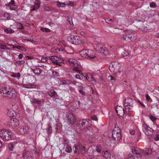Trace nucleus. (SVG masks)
Here are the masks:
<instances>
[{
	"label": "nucleus",
	"instance_id": "28",
	"mask_svg": "<svg viewBox=\"0 0 159 159\" xmlns=\"http://www.w3.org/2000/svg\"><path fill=\"white\" fill-rule=\"evenodd\" d=\"M2 17H3V19L5 20L8 19L10 18L9 14L5 12L2 13Z\"/></svg>",
	"mask_w": 159,
	"mask_h": 159
},
{
	"label": "nucleus",
	"instance_id": "59",
	"mask_svg": "<svg viewBox=\"0 0 159 159\" xmlns=\"http://www.w3.org/2000/svg\"><path fill=\"white\" fill-rule=\"evenodd\" d=\"M48 133L50 134L52 133V127L51 126H50L48 129Z\"/></svg>",
	"mask_w": 159,
	"mask_h": 159
},
{
	"label": "nucleus",
	"instance_id": "18",
	"mask_svg": "<svg viewBox=\"0 0 159 159\" xmlns=\"http://www.w3.org/2000/svg\"><path fill=\"white\" fill-rule=\"evenodd\" d=\"M16 96V93L13 89H11L10 91H9L6 97H7L13 99Z\"/></svg>",
	"mask_w": 159,
	"mask_h": 159
},
{
	"label": "nucleus",
	"instance_id": "22",
	"mask_svg": "<svg viewBox=\"0 0 159 159\" xmlns=\"http://www.w3.org/2000/svg\"><path fill=\"white\" fill-rule=\"evenodd\" d=\"M31 101L32 103L39 105H41L43 104L44 102V100L43 99L39 100L38 99L35 98L32 99Z\"/></svg>",
	"mask_w": 159,
	"mask_h": 159
},
{
	"label": "nucleus",
	"instance_id": "17",
	"mask_svg": "<svg viewBox=\"0 0 159 159\" xmlns=\"http://www.w3.org/2000/svg\"><path fill=\"white\" fill-rule=\"evenodd\" d=\"M11 89L5 87H2L0 89V93L4 97H6Z\"/></svg>",
	"mask_w": 159,
	"mask_h": 159
},
{
	"label": "nucleus",
	"instance_id": "12",
	"mask_svg": "<svg viewBox=\"0 0 159 159\" xmlns=\"http://www.w3.org/2000/svg\"><path fill=\"white\" fill-rule=\"evenodd\" d=\"M73 66V71L78 73H80L82 70V68L78 61L76 62Z\"/></svg>",
	"mask_w": 159,
	"mask_h": 159
},
{
	"label": "nucleus",
	"instance_id": "16",
	"mask_svg": "<svg viewBox=\"0 0 159 159\" xmlns=\"http://www.w3.org/2000/svg\"><path fill=\"white\" fill-rule=\"evenodd\" d=\"M20 132L21 134H27L30 133V129L27 126L25 125L20 128Z\"/></svg>",
	"mask_w": 159,
	"mask_h": 159
},
{
	"label": "nucleus",
	"instance_id": "54",
	"mask_svg": "<svg viewBox=\"0 0 159 159\" xmlns=\"http://www.w3.org/2000/svg\"><path fill=\"white\" fill-rule=\"evenodd\" d=\"M151 151L150 149H147V150L145 151V153L146 155H148L150 154L151 153Z\"/></svg>",
	"mask_w": 159,
	"mask_h": 159
},
{
	"label": "nucleus",
	"instance_id": "25",
	"mask_svg": "<svg viewBox=\"0 0 159 159\" xmlns=\"http://www.w3.org/2000/svg\"><path fill=\"white\" fill-rule=\"evenodd\" d=\"M34 73L38 75H39L42 70L40 68H36L32 70Z\"/></svg>",
	"mask_w": 159,
	"mask_h": 159
},
{
	"label": "nucleus",
	"instance_id": "53",
	"mask_svg": "<svg viewBox=\"0 0 159 159\" xmlns=\"http://www.w3.org/2000/svg\"><path fill=\"white\" fill-rule=\"evenodd\" d=\"M106 23L108 24H111L112 22V20L111 19L107 18L105 19Z\"/></svg>",
	"mask_w": 159,
	"mask_h": 159
},
{
	"label": "nucleus",
	"instance_id": "3",
	"mask_svg": "<svg viewBox=\"0 0 159 159\" xmlns=\"http://www.w3.org/2000/svg\"><path fill=\"white\" fill-rule=\"evenodd\" d=\"M73 149L74 153L77 154H79L80 153L83 155L86 152L84 146H82L81 143L75 145L73 148Z\"/></svg>",
	"mask_w": 159,
	"mask_h": 159
},
{
	"label": "nucleus",
	"instance_id": "60",
	"mask_svg": "<svg viewBox=\"0 0 159 159\" xmlns=\"http://www.w3.org/2000/svg\"><path fill=\"white\" fill-rule=\"evenodd\" d=\"M137 102L138 103H139L142 107H145V105L143 104V102H140V101L138 100L137 101Z\"/></svg>",
	"mask_w": 159,
	"mask_h": 159
},
{
	"label": "nucleus",
	"instance_id": "7",
	"mask_svg": "<svg viewBox=\"0 0 159 159\" xmlns=\"http://www.w3.org/2000/svg\"><path fill=\"white\" fill-rule=\"evenodd\" d=\"M48 57L52 62L57 65L61 66V63L63 62V60L57 56Z\"/></svg>",
	"mask_w": 159,
	"mask_h": 159
},
{
	"label": "nucleus",
	"instance_id": "27",
	"mask_svg": "<svg viewBox=\"0 0 159 159\" xmlns=\"http://www.w3.org/2000/svg\"><path fill=\"white\" fill-rule=\"evenodd\" d=\"M48 95L51 97H55L57 96L56 92L53 89H51L48 92Z\"/></svg>",
	"mask_w": 159,
	"mask_h": 159
},
{
	"label": "nucleus",
	"instance_id": "33",
	"mask_svg": "<svg viewBox=\"0 0 159 159\" xmlns=\"http://www.w3.org/2000/svg\"><path fill=\"white\" fill-rule=\"evenodd\" d=\"M0 49L2 50H5V49H8L10 50V49L9 48L7 47L6 46L1 44L0 43Z\"/></svg>",
	"mask_w": 159,
	"mask_h": 159
},
{
	"label": "nucleus",
	"instance_id": "14",
	"mask_svg": "<svg viewBox=\"0 0 159 159\" xmlns=\"http://www.w3.org/2000/svg\"><path fill=\"white\" fill-rule=\"evenodd\" d=\"M7 130L5 129H3L0 131V136L2 139L3 140H8L10 138L8 136L7 137L8 133L9 132Z\"/></svg>",
	"mask_w": 159,
	"mask_h": 159
},
{
	"label": "nucleus",
	"instance_id": "50",
	"mask_svg": "<svg viewBox=\"0 0 159 159\" xmlns=\"http://www.w3.org/2000/svg\"><path fill=\"white\" fill-rule=\"evenodd\" d=\"M11 76L14 77H20V74L19 73H13L12 75Z\"/></svg>",
	"mask_w": 159,
	"mask_h": 159
},
{
	"label": "nucleus",
	"instance_id": "48",
	"mask_svg": "<svg viewBox=\"0 0 159 159\" xmlns=\"http://www.w3.org/2000/svg\"><path fill=\"white\" fill-rule=\"evenodd\" d=\"M25 63V61L23 60H20L17 61L16 63L17 64L19 65H22L24 64Z\"/></svg>",
	"mask_w": 159,
	"mask_h": 159
},
{
	"label": "nucleus",
	"instance_id": "56",
	"mask_svg": "<svg viewBox=\"0 0 159 159\" xmlns=\"http://www.w3.org/2000/svg\"><path fill=\"white\" fill-rule=\"evenodd\" d=\"M47 60V58L46 57H43L41 59V61L43 62L44 63Z\"/></svg>",
	"mask_w": 159,
	"mask_h": 159
},
{
	"label": "nucleus",
	"instance_id": "35",
	"mask_svg": "<svg viewBox=\"0 0 159 159\" xmlns=\"http://www.w3.org/2000/svg\"><path fill=\"white\" fill-rule=\"evenodd\" d=\"M57 5L60 7H65L66 5L65 3H62L59 2H57Z\"/></svg>",
	"mask_w": 159,
	"mask_h": 159
},
{
	"label": "nucleus",
	"instance_id": "55",
	"mask_svg": "<svg viewBox=\"0 0 159 159\" xmlns=\"http://www.w3.org/2000/svg\"><path fill=\"white\" fill-rule=\"evenodd\" d=\"M128 159H135L134 157L131 154H129L128 155Z\"/></svg>",
	"mask_w": 159,
	"mask_h": 159
},
{
	"label": "nucleus",
	"instance_id": "34",
	"mask_svg": "<svg viewBox=\"0 0 159 159\" xmlns=\"http://www.w3.org/2000/svg\"><path fill=\"white\" fill-rule=\"evenodd\" d=\"M23 87L28 89L32 88L33 85L30 84H23L22 85Z\"/></svg>",
	"mask_w": 159,
	"mask_h": 159
},
{
	"label": "nucleus",
	"instance_id": "26",
	"mask_svg": "<svg viewBox=\"0 0 159 159\" xmlns=\"http://www.w3.org/2000/svg\"><path fill=\"white\" fill-rule=\"evenodd\" d=\"M132 150L133 153L136 155H139V157H141L142 156V155L141 153L139 152L134 147H132Z\"/></svg>",
	"mask_w": 159,
	"mask_h": 159
},
{
	"label": "nucleus",
	"instance_id": "62",
	"mask_svg": "<svg viewBox=\"0 0 159 159\" xmlns=\"http://www.w3.org/2000/svg\"><path fill=\"white\" fill-rule=\"evenodd\" d=\"M44 8L45 10L47 11H49L50 10V8L47 6H45Z\"/></svg>",
	"mask_w": 159,
	"mask_h": 159
},
{
	"label": "nucleus",
	"instance_id": "32",
	"mask_svg": "<svg viewBox=\"0 0 159 159\" xmlns=\"http://www.w3.org/2000/svg\"><path fill=\"white\" fill-rule=\"evenodd\" d=\"M79 74L76 75H75V77L77 79L79 80H81L83 79V77L84 76V75L82 73H79Z\"/></svg>",
	"mask_w": 159,
	"mask_h": 159
},
{
	"label": "nucleus",
	"instance_id": "11",
	"mask_svg": "<svg viewBox=\"0 0 159 159\" xmlns=\"http://www.w3.org/2000/svg\"><path fill=\"white\" fill-rule=\"evenodd\" d=\"M68 122L71 125H73L76 122V118L75 116L71 113L69 114L67 116Z\"/></svg>",
	"mask_w": 159,
	"mask_h": 159
},
{
	"label": "nucleus",
	"instance_id": "42",
	"mask_svg": "<svg viewBox=\"0 0 159 159\" xmlns=\"http://www.w3.org/2000/svg\"><path fill=\"white\" fill-rule=\"evenodd\" d=\"M17 49L25 52L26 51V49L25 47L20 46H17Z\"/></svg>",
	"mask_w": 159,
	"mask_h": 159
},
{
	"label": "nucleus",
	"instance_id": "2",
	"mask_svg": "<svg viewBox=\"0 0 159 159\" xmlns=\"http://www.w3.org/2000/svg\"><path fill=\"white\" fill-rule=\"evenodd\" d=\"M124 102L126 113L127 115H129V111H132L133 101L132 99L127 98L125 100Z\"/></svg>",
	"mask_w": 159,
	"mask_h": 159
},
{
	"label": "nucleus",
	"instance_id": "37",
	"mask_svg": "<svg viewBox=\"0 0 159 159\" xmlns=\"http://www.w3.org/2000/svg\"><path fill=\"white\" fill-rule=\"evenodd\" d=\"M129 54V53L128 50H125L124 52H123L122 53L121 55L122 57H127L128 56Z\"/></svg>",
	"mask_w": 159,
	"mask_h": 159
},
{
	"label": "nucleus",
	"instance_id": "8",
	"mask_svg": "<svg viewBox=\"0 0 159 159\" xmlns=\"http://www.w3.org/2000/svg\"><path fill=\"white\" fill-rule=\"evenodd\" d=\"M143 130L144 133L148 136H151L153 134V129L144 124L143 125Z\"/></svg>",
	"mask_w": 159,
	"mask_h": 159
},
{
	"label": "nucleus",
	"instance_id": "45",
	"mask_svg": "<svg viewBox=\"0 0 159 159\" xmlns=\"http://www.w3.org/2000/svg\"><path fill=\"white\" fill-rule=\"evenodd\" d=\"M52 75L54 77H58L59 76V73L55 71H52Z\"/></svg>",
	"mask_w": 159,
	"mask_h": 159
},
{
	"label": "nucleus",
	"instance_id": "10",
	"mask_svg": "<svg viewBox=\"0 0 159 159\" xmlns=\"http://www.w3.org/2000/svg\"><path fill=\"white\" fill-rule=\"evenodd\" d=\"M120 66L118 64H110L109 66V70L111 72L116 73L119 70Z\"/></svg>",
	"mask_w": 159,
	"mask_h": 159
},
{
	"label": "nucleus",
	"instance_id": "44",
	"mask_svg": "<svg viewBox=\"0 0 159 159\" xmlns=\"http://www.w3.org/2000/svg\"><path fill=\"white\" fill-rule=\"evenodd\" d=\"M16 27L18 29L22 30L24 29V27L20 23H18L16 24Z\"/></svg>",
	"mask_w": 159,
	"mask_h": 159
},
{
	"label": "nucleus",
	"instance_id": "41",
	"mask_svg": "<svg viewBox=\"0 0 159 159\" xmlns=\"http://www.w3.org/2000/svg\"><path fill=\"white\" fill-rule=\"evenodd\" d=\"M66 151L67 152L70 153L72 151V148L71 147L69 146L68 145L66 146Z\"/></svg>",
	"mask_w": 159,
	"mask_h": 159
},
{
	"label": "nucleus",
	"instance_id": "21",
	"mask_svg": "<svg viewBox=\"0 0 159 159\" xmlns=\"http://www.w3.org/2000/svg\"><path fill=\"white\" fill-rule=\"evenodd\" d=\"M7 7L10 9L12 10H15L16 9V7L15 5V4L14 0H11L8 4Z\"/></svg>",
	"mask_w": 159,
	"mask_h": 159
},
{
	"label": "nucleus",
	"instance_id": "5",
	"mask_svg": "<svg viewBox=\"0 0 159 159\" xmlns=\"http://www.w3.org/2000/svg\"><path fill=\"white\" fill-rule=\"evenodd\" d=\"M81 56L84 58H93L96 57L93 55V52L91 50H82L80 52Z\"/></svg>",
	"mask_w": 159,
	"mask_h": 159
},
{
	"label": "nucleus",
	"instance_id": "15",
	"mask_svg": "<svg viewBox=\"0 0 159 159\" xmlns=\"http://www.w3.org/2000/svg\"><path fill=\"white\" fill-rule=\"evenodd\" d=\"M88 120L90 121V120L89 119L82 120L79 121L77 123V125L78 127H79L80 128H81L82 129H85L86 127L85 124L86 123V121Z\"/></svg>",
	"mask_w": 159,
	"mask_h": 159
},
{
	"label": "nucleus",
	"instance_id": "31",
	"mask_svg": "<svg viewBox=\"0 0 159 159\" xmlns=\"http://www.w3.org/2000/svg\"><path fill=\"white\" fill-rule=\"evenodd\" d=\"M103 156L106 158L107 159L111 156V154L108 151H106L102 153Z\"/></svg>",
	"mask_w": 159,
	"mask_h": 159
},
{
	"label": "nucleus",
	"instance_id": "19",
	"mask_svg": "<svg viewBox=\"0 0 159 159\" xmlns=\"http://www.w3.org/2000/svg\"><path fill=\"white\" fill-rule=\"evenodd\" d=\"M40 2L39 0H35L34 5L31 7L30 11H34L38 9L40 6Z\"/></svg>",
	"mask_w": 159,
	"mask_h": 159
},
{
	"label": "nucleus",
	"instance_id": "24",
	"mask_svg": "<svg viewBox=\"0 0 159 159\" xmlns=\"http://www.w3.org/2000/svg\"><path fill=\"white\" fill-rule=\"evenodd\" d=\"M7 114L8 116H9L10 117H12L14 116L16 113L13 110L9 109H8Z\"/></svg>",
	"mask_w": 159,
	"mask_h": 159
},
{
	"label": "nucleus",
	"instance_id": "9",
	"mask_svg": "<svg viewBox=\"0 0 159 159\" xmlns=\"http://www.w3.org/2000/svg\"><path fill=\"white\" fill-rule=\"evenodd\" d=\"M19 120L16 118L11 119L7 123V125L11 127L12 128H14L19 125Z\"/></svg>",
	"mask_w": 159,
	"mask_h": 159
},
{
	"label": "nucleus",
	"instance_id": "64",
	"mask_svg": "<svg viewBox=\"0 0 159 159\" xmlns=\"http://www.w3.org/2000/svg\"><path fill=\"white\" fill-rule=\"evenodd\" d=\"M145 97L146 98V99L148 101H149L150 99V96H149V95L148 94H146L145 95Z\"/></svg>",
	"mask_w": 159,
	"mask_h": 159
},
{
	"label": "nucleus",
	"instance_id": "40",
	"mask_svg": "<svg viewBox=\"0 0 159 159\" xmlns=\"http://www.w3.org/2000/svg\"><path fill=\"white\" fill-rule=\"evenodd\" d=\"M4 31L8 33H13L14 32V31L12 30L11 28H8L7 29H5Z\"/></svg>",
	"mask_w": 159,
	"mask_h": 159
},
{
	"label": "nucleus",
	"instance_id": "39",
	"mask_svg": "<svg viewBox=\"0 0 159 159\" xmlns=\"http://www.w3.org/2000/svg\"><path fill=\"white\" fill-rule=\"evenodd\" d=\"M9 138L10 137L9 139L8 140H11L12 139V138L13 137V135L11 133V132H9L8 133L7 135V136H6V137H8Z\"/></svg>",
	"mask_w": 159,
	"mask_h": 159
},
{
	"label": "nucleus",
	"instance_id": "23",
	"mask_svg": "<svg viewBox=\"0 0 159 159\" xmlns=\"http://www.w3.org/2000/svg\"><path fill=\"white\" fill-rule=\"evenodd\" d=\"M2 57L6 59H8L11 57L10 53L5 50L2 52Z\"/></svg>",
	"mask_w": 159,
	"mask_h": 159
},
{
	"label": "nucleus",
	"instance_id": "61",
	"mask_svg": "<svg viewBox=\"0 0 159 159\" xmlns=\"http://www.w3.org/2000/svg\"><path fill=\"white\" fill-rule=\"evenodd\" d=\"M79 92L83 95H85V93L83 90H79Z\"/></svg>",
	"mask_w": 159,
	"mask_h": 159
},
{
	"label": "nucleus",
	"instance_id": "13",
	"mask_svg": "<svg viewBox=\"0 0 159 159\" xmlns=\"http://www.w3.org/2000/svg\"><path fill=\"white\" fill-rule=\"evenodd\" d=\"M115 109L117 115L119 117H122L124 116L125 111L124 109L122 107L120 106H116Z\"/></svg>",
	"mask_w": 159,
	"mask_h": 159
},
{
	"label": "nucleus",
	"instance_id": "29",
	"mask_svg": "<svg viewBox=\"0 0 159 159\" xmlns=\"http://www.w3.org/2000/svg\"><path fill=\"white\" fill-rule=\"evenodd\" d=\"M98 52L102 54H104L105 55L107 52V50L106 48H105L102 45V47H101V48Z\"/></svg>",
	"mask_w": 159,
	"mask_h": 159
},
{
	"label": "nucleus",
	"instance_id": "47",
	"mask_svg": "<svg viewBox=\"0 0 159 159\" xmlns=\"http://www.w3.org/2000/svg\"><path fill=\"white\" fill-rule=\"evenodd\" d=\"M149 118L153 122L155 121L157 119V117L152 115L150 116H149Z\"/></svg>",
	"mask_w": 159,
	"mask_h": 159
},
{
	"label": "nucleus",
	"instance_id": "43",
	"mask_svg": "<svg viewBox=\"0 0 159 159\" xmlns=\"http://www.w3.org/2000/svg\"><path fill=\"white\" fill-rule=\"evenodd\" d=\"M40 30L43 32H49L51 31V30L48 29L47 28H43V27L41 28Z\"/></svg>",
	"mask_w": 159,
	"mask_h": 159
},
{
	"label": "nucleus",
	"instance_id": "4",
	"mask_svg": "<svg viewBox=\"0 0 159 159\" xmlns=\"http://www.w3.org/2000/svg\"><path fill=\"white\" fill-rule=\"evenodd\" d=\"M112 138L114 140L118 141L121 138L120 130L117 127H115L113 130L112 134Z\"/></svg>",
	"mask_w": 159,
	"mask_h": 159
},
{
	"label": "nucleus",
	"instance_id": "20",
	"mask_svg": "<svg viewBox=\"0 0 159 159\" xmlns=\"http://www.w3.org/2000/svg\"><path fill=\"white\" fill-rule=\"evenodd\" d=\"M84 77L87 80L90 81L93 84H95L96 83L95 80L93 78L91 74H88L87 75H86L85 76H84Z\"/></svg>",
	"mask_w": 159,
	"mask_h": 159
},
{
	"label": "nucleus",
	"instance_id": "57",
	"mask_svg": "<svg viewBox=\"0 0 159 159\" xmlns=\"http://www.w3.org/2000/svg\"><path fill=\"white\" fill-rule=\"evenodd\" d=\"M150 7H156V4L155 2H150Z\"/></svg>",
	"mask_w": 159,
	"mask_h": 159
},
{
	"label": "nucleus",
	"instance_id": "52",
	"mask_svg": "<svg viewBox=\"0 0 159 159\" xmlns=\"http://www.w3.org/2000/svg\"><path fill=\"white\" fill-rule=\"evenodd\" d=\"M96 150L97 152H100L102 150V147L100 145H98L96 147Z\"/></svg>",
	"mask_w": 159,
	"mask_h": 159
},
{
	"label": "nucleus",
	"instance_id": "49",
	"mask_svg": "<svg viewBox=\"0 0 159 159\" xmlns=\"http://www.w3.org/2000/svg\"><path fill=\"white\" fill-rule=\"evenodd\" d=\"M22 157H23L24 159H32V156L25 155H23Z\"/></svg>",
	"mask_w": 159,
	"mask_h": 159
},
{
	"label": "nucleus",
	"instance_id": "46",
	"mask_svg": "<svg viewBox=\"0 0 159 159\" xmlns=\"http://www.w3.org/2000/svg\"><path fill=\"white\" fill-rule=\"evenodd\" d=\"M8 147L9 149L11 151L14 150V145L11 143L8 144Z\"/></svg>",
	"mask_w": 159,
	"mask_h": 159
},
{
	"label": "nucleus",
	"instance_id": "63",
	"mask_svg": "<svg viewBox=\"0 0 159 159\" xmlns=\"http://www.w3.org/2000/svg\"><path fill=\"white\" fill-rule=\"evenodd\" d=\"M154 139L157 141L159 140V135L157 134L156 137L154 138Z\"/></svg>",
	"mask_w": 159,
	"mask_h": 159
},
{
	"label": "nucleus",
	"instance_id": "30",
	"mask_svg": "<svg viewBox=\"0 0 159 159\" xmlns=\"http://www.w3.org/2000/svg\"><path fill=\"white\" fill-rule=\"evenodd\" d=\"M77 61H78L72 58H70L68 60L69 64L72 66H73Z\"/></svg>",
	"mask_w": 159,
	"mask_h": 159
},
{
	"label": "nucleus",
	"instance_id": "38",
	"mask_svg": "<svg viewBox=\"0 0 159 159\" xmlns=\"http://www.w3.org/2000/svg\"><path fill=\"white\" fill-rule=\"evenodd\" d=\"M69 141L68 139L64 138L63 139V144L65 146L69 145Z\"/></svg>",
	"mask_w": 159,
	"mask_h": 159
},
{
	"label": "nucleus",
	"instance_id": "1",
	"mask_svg": "<svg viewBox=\"0 0 159 159\" xmlns=\"http://www.w3.org/2000/svg\"><path fill=\"white\" fill-rule=\"evenodd\" d=\"M68 40L71 43L76 45L84 44V41L79 36L73 35H70L67 38Z\"/></svg>",
	"mask_w": 159,
	"mask_h": 159
},
{
	"label": "nucleus",
	"instance_id": "6",
	"mask_svg": "<svg viewBox=\"0 0 159 159\" xmlns=\"http://www.w3.org/2000/svg\"><path fill=\"white\" fill-rule=\"evenodd\" d=\"M122 36L125 40L128 42L134 41L137 39L136 36L129 33L124 34Z\"/></svg>",
	"mask_w": 159,
	"mask_h": 159
},
{
	"label": "nucleus",
	"instance_id": "51",
	"mask_svg": "<svg viewBox=\"0 0 159 159\" xmlns=\"http://www.w3.org/2000/svg\"><path fill=\"white\" fill-rule=\"evenodd\" d=\"M102 45L100 43H98L96 46V49L97 51H99L101 48V47H102Z\"/></svg>",
	"mask_w": 159,
	"mask_h": 159
},
{
	"label": "nucleus",
	"instance_id": "58",
	"mask_svg": "<svg viewBox=\"0 0 159 159\" xmlns=\"http://www.w3.org/2000/svg\"><path fill=\"white\" fill-rule=\"evenodd\" d=\"M91 118L92 120H94L97 121L98 120L97 117L94 115L92 116Z\"/></svg>",
	"mask_w": 159,
	"mask_h": 159
},
{
	"label": "nucleus",
	"instance_id": "36",
	"mask_svg": "<svg viewBox=\"0 0 159 159\" xmlns=\"http://www.w3.org/2000/svg\"><path fill=\"white\" fill-rule=\"evenodd\" d=\"M108 79L109 81H111L112 82H114L116 80V78L115 77H113L111 75L109 76Z\"/></svg>",
	"mask_w": 159,
	"mask_h": 159
}]
</instances>
